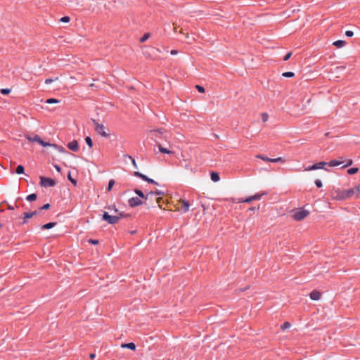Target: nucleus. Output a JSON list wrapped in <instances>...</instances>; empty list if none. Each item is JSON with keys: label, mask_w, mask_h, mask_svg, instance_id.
Returning a JSON list of instances; mask_svg holds the SVG:
<instances>
[{"label": "nucleus", "mask_w": 360, "mask_h": 360, "mask_svg": "<svg viewBox=\"0 0 360 360\" xmlns=\"http://www.w3.org/2000/svg\"><path fill=\"white\" fill-rule=\"evenodd\" d=\"M249 289H250V285H246L245 288L240 289V292H243V291H245V290H249Z\"/></svg>", "instance_id": "13d9d810"}, {"label": "nucleus", "mask_w": 360, "mask_h": 360, "mask_svg": "<svg viewBox=\"0 0 360 360\" xmlns=\"http://www.w3.org/2000/svg\"><path fill=\"white\" fill-rule=\"evenodd\" d=\"M68 179L70 180V181L73 185H75V186H76V185H77V181H76L75 179H73V178L72 177V176H71V173H70V172H69V173H68Z\"/></svg>", "instance_id": "2f4dec72"}, {"label": "nucleus", "mask_w": 360, "mask_h": 360, "mask_svg": "<svg viewBox=\"0 0 360 360\" xmlns=\"http://www.w3.org/2000/svg\"><path fill=\"white\" fill-rule=\"evenodd\" d=\"M37 195L36 193L30 194L26 197V200L30 202L34 201L37 200Z\"/></svg>", "instance_id": "4be33fe9"}, {"label": "nucleus", "mask_w": 360, "mask_h": 360, "mask_svg": "<svg viewBox=\"0 0 360 360\" xmlns=\"http://www.w3.org/2000/svg\"><path fill=\"white\" fill-rule=\"evenodd\" d=\"M91 122H93V124L95 125V131L98 134H100L101 136H102L103 137H108L109 136V134L108 133H106L105 131V127L102 124H99L96 120L94 119H91Z\"/></svg>", "instance_id": "f257e3e1"}, {"label": "nucleus", "mask_w": 360, "mask_h": 360, "mask_svg": "<svg viewBox=\"0 0 360 360\" xmlns=\"http://www.w3.org/2000/svg\"><path fill=\"white\" fill-rule=\"evenodd\" d=\"M37 143H39L40 145H41L42 146H44V147L48 146H49L57 147V145H56V144H51V143H49L48 142L44 141L40 137H39V141Z\"/></svg>", "instance_id": "aec40b11"}, {"label": "nucleus", "mask_w": 360, "mask_h": 360, "mask_svg": "<svg viewBox=\"0 0 360 360\" xmlns=\"http://www.w3.org/2000/svg\"><path fill=\"white\" fill-rule=\"evenodd\" d=\"M89 243H91V244L96 245V244L98 243V240H94V239H89Z\"/></svg>", "instance_id": "3c124183"}, {"label": "nucleus", "mask_w": 360, "mask_h": 360, "mask_svg": "<svg viewBox=\"0 0 360 360\" xmlns=\"http://www.w3.org/2000/svg\"><path fill=\"white\" fill-rule=\"evenodd\" d=\"M58 79V77H56L55 78H48L45 79V84H49L52 83L53 82L57 81Z\"/></svg>", "instance_id": "c85d7f7f"}, {"label": "nucleus", "mask_w": 360, "mask_h": 360, "mask_svg": "<svg viewBox=\"0 0 360 360\" xmlns=\"http://www.w3.org/2000/svg\"><path fill=\"white\" fill-rule=\"evenodd\" d=\"M56 148H58V150H59V151H60V152H63V153L67 152V151L65 150V148H64L63 147H62V146H57V147H56Z\"/></svg>", "instance_id": "6e6d98bb"}, {"label": "nucleus", "mask_w": 360, "mask_h": 360, "mask_svg": "<svg viewBox=\"0 0 360 360\" xmlns=\"http://www.w3.org/2000/svg\"><path fill=\"white\" fill-rule=\"evenodd\" d=\"M158 149H159V151L162 153H165V154L172 153V152L171 150L167 149L166 148L162 147L161 144H158Z\"/></svg>", "instance_id": "6ab92c4d"}, {"label": "nucleus", "mask_w": 360, "mask_h": 360, "mask_svg": "<svg viewBox=\"0 0 360 360\" xmlns=\"http://www.w3.org/2000/svg\"><path fill=\"white\" fill-rule=\"evenodd\" d=\"M264 194H266V193H262V194H255L254 195H252V198L254 199V200H260L261 199V197L264 195Z\"/></svg>", "instance_id": "58836bf2"}, {"label": "nucleus", "mask_w": 360, "mask_h": 360, "mask_svg": "<svg viewBox=\"0 0 360 360\" xmlns=\"http://www.w3.org/2000/svg\"><path fill=\"white\" fill-rule=\"evenodd\" d=\"M150 37L149 33H146L141 39L140 42L143 43L145 42Z\"/></svg>", "instance_id": "72a5a7b5"}, {"label": "nucleus", "mask_w": 360, "mask_h": 360, "mask_svg": "<svg viewBox=\"0 0 360 360\" xmlns=\"http://www.w3.org/2000/svg\"><path fill=\"white\" fill-rule=\"evenodd\" d=\"M338 161L340 162V165H342V163H344L345 162V160L344 159L343 157H338L337 158Z\"/></svg>", "instance_id": "864d4df0"}, {"label": "nucleus", "mask_w": 360, "mask_h": 360, "mask_svg": "<svg viewBox=\"0 0 360 360\" xmlns=\"http://www.w3.org/2000/svg\"><path fill=\"white\" fill-rule=\"evenodd\" d=\"M311 292L315 293V292H320L316 290H313Z\"/></svg>", "instance_id": "338daca9"}, {"label": "nucleus", "mask_w": 360, "mask_h": 360, "mask_svg": "<svg viewBox=\"0 0 360 360\" xmlns=\"http://www.w3.org/2000/svg\"><path fill=\"white\" fill-rule=\"evenodd\" d=\"M134 192L140 198H143V199H145L146 200H149L150 197H149V193H147L146 195H145L142 191L139 190V189H137L136 188L134 190Z\"/></svg>", "instance_id": "f8f14e48"}, {"label": "nucleus", "mask_w": 360, "mask_h": 360, "mask_svg": "<svg viewBox=\"0 0 360 360\" xmlns=\"http://www.w3.org/2000/svg\"><path fill=\"white\" fill-rule=\"evenodd\" d=\"M180 202L181 203V210L184 213H186L188 211L190 204L189 202L185 200H181Z\"/></svg>", "instance_id": "9b49d317"}, {"label": "nucleus", "mask_w": 360, "mask_h": 360, "mask_svg": "<svg viewBox=\"0 0 360 360\" xmlns=\"http://www.w3.org/2000/svg\"><path fill=\"white\" fill-rule=\"evenodd\" d=\"M345 35L347 37H352L354 35V32L352 31H351V30H347L345 32Z\"/></svg>", "instance_id": "de8ad7c7"}, {"label": "nucleus", "mask_w": 360, "mask_h": 360, "mask_svg": "<svg viewBox=\"0 0 360 360\" xmlns=\"http://www.w3.org/2000/svg\"><path fill=\"white\" fill-rule=\"evenodd\" d=\"M210 177H211L212 181L214 182H217L220 180L219 174V173H217L216 172H212L210 173Z\"/></svg>", "instance_id": "4468645a"}, {"label": "nucleus", "mask_w": 360, "mask_h": 360, "mask_svg": "<svg viewBox=\"0 0 360 360\" xmlns=\"http://www.w3.org/2000/svg\"><path fill=\"white\" fill-rule=\"evenodd\" d=\"M174 32H177V27L176 26L174 27Z\"/></svg>", "instance_id": "774afa93"}, {"label": "nucleus", "mask_w": 360, "mask_h": 360, "mask_svg": "<svg viewBox=\"0 0 360 360\" xmlns=\"http://www.w3.org/2000/svg\"><path fill=\"white\" fill-rule=\"evenodd\" d=\"M315 184L316 186L318 187V188H321L322 187V182L321 180L319 179H316L315 181Z\"/></svg>", "instance_id": "49530a36"}, {"label": "nucleus", "mask_w": 360, "mask_h": 360, "mask_svg": "<svg viewBox=\"0 0 360 360\" xmlns=\"http://www.w3.org/2000/svg\"><path fill=\"white\" fill-rule=\"evenodd\" d=\"M68 148L74 152H77L79 150L78 142L76 140H74L68 143Z\"/></svg>", "instance_id": "9d476101"}, {"label": "nucleus", "mask_w": 360, "mask_h": 360, "mask_svg": "<svg viewBox=\"0 0 360 360\" xmlns=\"http://www.w3.org/2000/svg\"><path fill=\"white\" fill-rule=\"evenodd\" d=\"M39 213V211H33V212H30V214H31V217H34V216H36Z\"/></svg>", "instance_id": "5fc2aeb1"}, {"label": "nucleus", "mask_w": 360, "mask_h": 360, "mask_svg": "<svg viewBox=\"0 0 360 360\" xmlns=\"http://www.w3.org/2000/svg\"><path fill=\"white\" fill-rule=\"evenodd\" d=\"M327 165L330 167H336L340 165V162H338L337 159H334L330 160L329 162H327Z\"/></svg>", "instance_id": "412c9836"}, {"label": "nucleus", "mask_w": 360, "mask_h": 360, "mask_svg": "<svg viewBox=\"0 0 360 360\" xmlns=\"http://www.w3.org/2000/svg\"><path fill=\"white\" fill-rule=\"evenodd\" d=\"M291 326L290 323L289 322H285L283 325H281V328L282 330H285L289 328Z\"/></svg>", "instance_id": "f704fd0d"}, {"label": "nucleus", "mask_w": 360, "mask_h": 360, "mask_svg": "<svg viewBox=\"0 0 360 360\" xmlns=\"http://www.w3.org/2000/svg\"><path fill=\"white\" fill-rule=\"evenodd\" d=\"M345 162H346V164L342 167V168H343V169L346 168L349 166H351L353 164V161L351 159H348V160H345Z\"/></svg>", "instance_id": "e433bc0d"}, {"label": "nucleus", "mask_w": 360, "mask_h": 360, "mask_svg": "<svg viewBox=\"0 0 360 360\" xmlns=\"http://www.w3.org/2000/svg\"><path fill=\"white\" fill-rule=\"evenodd\" d=\"M89 356L91 359H94L95 358L96 355H95V354H91Z\"/></svg>", "instance_id": "69168bd1"}, {"label": "nucleus", "mask_w": 360, "mask_h": 360, "mask_svg": "<svg viewBox=\"0 0 360 360\" xmlns=\"http://www.w3.org/2000/svg\"><path fill=\"white\" fill-rule=\"evenodd\" d=\"M121 347L122 348H127V349H129L131 350H136V345L133 342H130V343H122L121 345Z\"/></svg>", "instance_id": "ddd939ff"}, {"label": "nucleus", "mask_w": 360, "mask_h": 360, "mask_svg": "<svg viewBox=\"0 0 360 360\" xmlns=\"http://www.w3.org/2000/svg\"><path fill=\"white\" fill-rule=\"evenodd\" d=\"M156 201H157V203L158 204L159 207L161 208V207H162V206L160 205V202L162 201V198L159 197V198H158L156 199Z\"/></svg>", "instance_id": "bf43d9fd"}, {"label": "nucleus", "mask_w": 360, "mask_h": 360, "mask_svg": "<svg viewBox=\"0 0 360 360\" xmlns=\"http://www.w3.org/2000/svg\"><path fill=\"white\" fill-rule=\"evenodd\" d=\"M124 156H125V157H127V158H128L129 160H131V163H132V165H133V166H134V168H136V169H137V168H138V166H137V165H136V160H135V159H134L133 157H131V155H125Z\"/></svg>", "instance_id": "a878e982"}, {"label": "nucleus", "mask_w": 360, "mask_h": 360, "mask_svg": "<svg viewBox=\"0 0 360 360\" xmlns=\"http://www.w3.org/2000/svg\"><path fill=\"white\" fill-rule=\"evenodd\" d=\"M252 200H254V199L252 198V196H250V197L247 198L246 199L243 200V202L249 203V202H252Z\"/></svg>", "instance_id": "09e8293b"}, {"label": "nucleus", "mask_w": 360, "mask_h": 360, "mask_svg": "<svg viewBox=\"0 0 360 360\" xmlns=\"http://www.w3.org/2000/svg\"><path fill=\"white\" fill-rule=\"evenodd\" d=\"M24 171H25V168L22 165H19L16 169H15V172L16 174H22L24 173Z\"/></svg>", "instance_id": "5701e85b"}, {"label": "nucleus", "mask_w": 360, "mask_h": 360, "mask_svg": "<svg viewBox=\"0 0 360 360\" xmlns=\"http://www.w3.org/2000/svg\"><path fill=\"white\" fill-rule=\"evenodd\" d=\"M358 170L359 169L357 167H352L347 170V174L349 175H353L356 174L358 172Z\"/></svg>", "instance_id": "393cba45"}, {"label": "nucleus", "mask_w": 360, "mask_h": 360, "mask_svg": "<svg viewBox=\"0 0 360 360\" xmlns=\"http://www.w3.org/2000/svg\"><path fill=\"white\" fill-rule=\"evenodd\" d=\"M321 294H309V295L310 296V298L312 300H319L321 297Z\"/></svg>", "instance_id": "cd10ccee"}, {"label": "nucleus", "mask_w": 360, "mask_h": 360, "mask_svg": "<svg viewBox=\"0 0 360 360\" xmlns=\"http://www.w3.org/2000/svg\"><path fill=\"white\" fill-rule=\"evenodd\" d=\"M292 56V53H291V52L288 53L284 56L283 60H288L290 58V56Z\"/></svg>", "instance_id": "8fccbe9b"}, {"label": "nucleus", "mask_w": 360, "mask_h": 360, "mask_svg": "<svg viewBox=\"0 0 360 360\" xmlns=\"http://www.w3.org/2000/svg\"><path fill=\"white\" fill-rule=\"evenodd\" d=\"M0 92L3 95H7V94H8L11 92V89H1L0 90Z\"/></svg>", "instance_id": "a19ab883"}, {"label": "nucleus", "mask_w": 360, "mask_h": 360, "mask_svg": "<svg viewBox=\"0 0 360 360\" xmlns=\"http://www.w3.org/2000/svg\"><path fill=\"white\" fill-rule=\"evenodd\" d=\"M128 203L131 207H135L143 204V202L137 197H133L129 199Z\"/></svg>", "instance_id": "6e6552de"}, {"label": "nucleus", "mask_w": 360, "mask_h": 360, "mask_svg": "<svg viewBox=\"0 0 360 360\" xmlns=\"http://www.w3.org/2000/svg\"><path fill=\"white\" fill-rule=\"evenodd\" d=\"M70 20V18L68 16H63L60 19V22H69Z\"/></svg>", "instance_id": "ea45409f"}, {"label": "nucleus", "mask_w": 360, "mask_h": 360, "mask_svg": "<svg viewBox=\"0 0 360 360\" xmlns=\"http://www.w3.org/2000/svg\"><path fill=\"white\" fill-rule=\"evenodd\" d=\"M50 204L49 203H46V204H44L43 206H41L39 210H48L49 209L50 207Z\"/></svg>", "instance_id": "37998d69"}, {"label": "nucleus", "mask_w": 360, "mask_h": 360, "mask_svg": "<svg viewBox=\"0 0 360 360\" xmlns=\"http://www.w3.org/2000/svg\"><path fill=\"white\" fill-rule=\"evenodd\" d=\"M114 211L115 213L117 214V215H119V212H120L115 207V206H114Z\"/></svg>", "instance_id": "0e129e2a"}, {"label": "nucleus", "mask_w": 360, "mask_h": 360, "mask_svg": "<svg viewBox=\"0 0 360 360\" xmlns=\"http://www.w3.org/2000/svg\"><path fill=\"white\" fill-rule=\"evenodd\" d=\"M164 194V192L160 190H156L155 191H150L149 192V197L151 198L153 196L155 195H162Z\"/></svg>", "instance_id": "a211bd4d"}, {"label": "nucleus", "mask_w": 360, "mask_h": 360, "mask_svg": "<svg viewBox=\"0 0 360 360\" xmlns=\"http://www.w3.org/2000/svg\"><path fill=\"white\" fill-rule=\"evenodd\" d=\"M178 51L176 50H172L171 51V54L172 55H176L177 54Z\"/></svg>", "instance_id": "e2e57ef3"}, {"label": "nucleus", "mask_w": 360, "mask_h": 360, "mask_svg": "<svg viewBox=\"0 0 360 360\" xmlns=\"http://www.w3.org/2000/svg\"><path fill=\"white\" fill-rule=\"evenodd\" d=\"M332 194L335 198H337L338 200H345L347 199V197H345L346 195V190H341L340 188H333L332 191Z\"/></svg>", "instance_id": "39448f33"}, {"label": "nucleus", "mask_w": 360, "mask_h": 360, "mask_svg": "<svg viewBox=\"0 0 360 360\" xmlns=\"http://www.w3.org/2000/svg\"><path fill=\"white\" fill-rule=\"evenodd\" d=\"M117 217H120V219H122V218H127V217H131V214H125L122 212H119V215H117Z\"/></svg>", "instance_id": "7c9ffc66"}, {"label": "nucleus", "mask_w": 360, "mask_h": 360, "mask_svg": "<svg viewBox=\"0 0 360 360\" xmlns=\"http://www.w3.org/2000/svg\"><path fill=\"white\" fill-rule=\"evenodd\" d=\"M282 75L285 77H292L295 74L292 72H283Z\"/></svg>", "instance_id": "c9c22d12"}, {"label": "nucleus", "mask_w": 360, "mask_h": 360, "mask_svg": "<svg viewBox=\"0 0 360 360\" xmlns=\"http://www.w3.org/2000/svg\"><path fill=\"white\" fill-rule=\"evenodd\" d=\"M54 167H55V169L57 170V172H60L61 169H60V167L58 165H54Z\"/></svg>", "instance_id": "052dcab7"}, {"label": "nucleus", "mask_w": 360, "mask_h": 360, "mask_svg": "<svg viewBox=\"0 0 360 360\" xmlns=\"http://www.w3.org/2000/svg\"><path fill=\"white\" fill-rule=\"evenodd\" d=\"M15 207H18V205H16L15 202L14 205H8V209L10 210H13Z\"/></svg>", "instance_id": "603ef678"}, {"label": "nucleus", "mask_w": 360, "mask_h": 360, "mask_svg": "<svg viewBox=\"0 0 360 360\" xmlns=\"http://www.w3.org/2000/svg\"><path fill=\"white\" fill-rule=\"evenodd\" d=\"M256 158H259V159H261V160H262L264 161H266V162H269V158H268L266 156H264L263 155H261V154L257 155Z\"/></svg>", "instance_id": "c756f323"}, {"label": "nucleus", "mask_w": 360, "mask_h": 360, "mask_svg": "<svg viewBox=\"0 0 360 360\" xmlns=\"http://www.w3.org/2000/svg\"><path fill=\"white\" fill-rule=\"evenodd\" d=\"M327 165V162H319L318 163L314 164L313 165L310 166L308 168H306V171H311V170H316L319 169H323V167Z\"/></svg>", "instance_id": "1a4fd4ad"}, {"label": "nucleus", "mask_w": 360, "mask_h": 360, "mask_svg": "<svg viewBox=\"0 0 360 360\" xmlns=\"http://www.w3.org/2000/svg\"><path fill=\"white\" fill-rule=\"evenodd\" d=\"M164 129L162 128H160V129H155V130H151L150 132H155V133H158V134H162L163 131H164Z\"/></svg>", "instance_id": "c03bdc74"}, {"label": "nucleus", "mask_w": 360, "mask_h": 360, "mask_svg": "<svg viewBox=\"0 0 360 360\" xmlns=\"http://www.w3.org/2000/svg\"><path fill=\"white\" fill-rule=\"evenodd\" d=\"M269 162L276 163V158H269Z\"/></svg>", "instance_id": "680f3d73"}, {"label": "nucleus", "mask_w": 360, "mask_h": 360, "mask_svg": "<svg viewBox=\"0 0 360 360\" xmlns=\"http://www.w3.org/2000/svg\"><path fill=\"white\" fill-rule=\"evenodd\" d=\"M114 184H115V181L113 179H110L108 182V186L107 190L108 191H110L112 189Z\"/></svg>", "instance_id": "4c0bfd02"}, {"label": "nucleus", "mask_w": 360, "mask_h": 360, "mask_svg": "<svg viewBox=\"0 0 360 360\" xmlns=\"http://www.w3.org/2000/svg\"><path fill=\"white\" fill-rule=\"evenodd\" d=\"M134 175L136 177H139L140 179H141L143 181H145L149 184H155V185H158V182H156L155 181H154L153 179L148 177L146 175L143 174H141V172H134Z\"/></svg>", "instance_id": "0eeeda50"}, {"label": "nucleus", "mask_w": 360, "mask_h": 360, "mask_svg": "<svg viewBox=\"0 0 360 360\" xmlns=\"http://www.w3.org/2000/svg\"><path fill=\"white\" fill-rule=\"evenodd\" d=\"M276 162L283 163L285 162V160L281 157L277 158H276Z\"/></svg>", "instance_id": "4d7b16f0"}, {"label": "nucleus", "mask_w": 360, "mask_h": 360, "mask_svg": "<svg viewBox=\"0 0 360 360\" xmlns=\"http://www.w3.org/2000/svg\"><path fill=\"white\" fill-rule=\"evenodd\" d=\"M346 44V41L344 40H337L333 43V45L337 48L343 47Z\"/></svg>", "instance_id": "dca6fc26"}, {"label": "nucleus", "mask_w": 360, "mask_h": 360, "mask_svg": "<svg viewBox=\"0 0 360 360\" xmlns=\"http://www.w3.org/2000/svg\"><path fill=\"white\" fill-rule=\"evenodd\" d=\"M268 114L267 113H262V119L263 122H266L268 120Z\"/></svg>", "instance_id": "a18cd8bd"}, {"label": "nucleus", "mask_w": 360, "mask_h": 360, "mask_svg": "<svg viewBox=\"0 0 360 360\" xmlns=\"http://www.w3.org/2000/svg\"><path fill=\"white\" fill-rule=\"evenodd\" d=\"M195 88L200 93H204L205 92V88L203 86H200V85H196Z\"/></svg>", "instance_id": "79ce46f5"}, {"label": "nucleus", "mask_w": 360, "mask_h": 360, "mask_svg": "<svg viewBox=\"0 0 360 360\" xmlns=\"http://www.w3.org/2000/svg\"><path fill=\"white\" fill-rule=\"evenodd\" d=\"M360 194V188L359 186H356L354 188H352L346 190V195L345 197H347V198H350L355 195V198H358Z\"/></svg>", "instance_id": "423d86ee"}, {"label": "nucleus", "mask_w": 360, "mask_h": 360, "mask_svg": "<svg viewBox=\"0 0 360 360\" xmlns=\"http://www.w3.org/2000/svg\"><path fill=\"white\" fill-rule=\"evenodd\" d=\"M56 181L45 176H40V186L41 187H53L56 185Z\"/></svg>", "instance_id": "f03ea898"}, {"label": "nucleus", "mask_w": 360, "mask_h": 360, "mask_svg": "<svg viewBox=\"0 0 360 360\" xmlns=\"http://www.w3.org/2000/svg\"><path fill=\"white\" fill-rule=\"evenodd\" d=\"M102 219L107 221L110 224H115L118 223L120 217L110 215L107 212H104L102 216Z\"/></svg>", "instance_id": "7ed1b4c3"}, {"label": "nucleus", "mask_w": 360, "mask_h": 360, "mask_svg": "<svg viewBox=\"0 0 360 360\" xmlns=\"http://www.w3.org/2000/svg\"><path fill=\"white\" fill-rule=\"evenodd\" d=\"M56 225V222H49L41 226V229H50Z\"/></svg>", "instance_id": "f3484780"}, {"label": "nucleus", "mask_w": 360, "mask_h": 360, "mask_svg": "<svg viewBox=\"0 0 360 360\" xmlns=\"http://www.w3.org/2000/svg\"><path fill=\"white\" fill-rule=\"evenodd\" d=\"M23 215H24V217H23L22 224H25L27 223V220L28 219L32 218V217H31V214H30V212H24Z\"/></svg>", "instance_id": "b1692460"}, {"label": "nucleus", "mask_w": 360, "mask_h": 360, "mask_svg": "<svg viewBox=\"0 0 360 360\" xmlns=\"http://www.w3.org/2000/svg\"><path fill=\"white\" fill-rule=\"evenodd\" d=\"M309 214V212L307 211V210H300L297 212H295L293 214H292V218L295 220V221H301L302 219H304L305 217H307Z\"/></svg>", "instance_id": "20e7f679"}, {"label": "nucleus", "mask_w": 360, "mask_h": 360, "mask_svg": "<svg viewBox=\"0 0 360 360\" xmlns=\"http://www.w3.org/2000/svg\"><path fill=\"white\" fill-rule=\"evenodd\" d=\"M39 136L36 134L33 137L30 135H25V138L31 142H38L39 140Z\"/></svg>", "instance_id": "2eb2a0df"}, {"label": "nucleus", "mask_w": 360, "mask_h": 360, "mask_svg": "<svg viewBox=\"0 0 360 360\" xmlns=\"http://www.w3.org/2000/svg\"><path fill=\"white\" fill-rule=\"evenodd\" d=\"M85 142L89 146V148H92L93 146V141L90 136H86L85 138Z\"/></svg>", "instance_id": "bb28decb"}, {"label": "nucleus", "mask_w": 360, "mask_h": 360, "mask_svg": "<svg viewBox=\"0 0 360 360\" xmlns=\"http://www.w3.org/2000/svg\"><path fill=\"white\" fill-rule=\"evenodd\" d=\"M46 103L52 104V103H58L59 101L56 98H49L46 101Z\"/></svg>", "instance_id": "473e14b6"}]
</instances>
